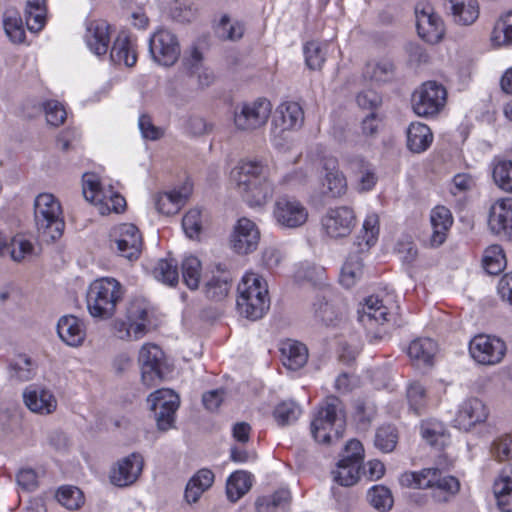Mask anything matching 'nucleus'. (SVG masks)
<instances>
[{"label":"nucleus","instance_id":"obj_11","mask_svg":"<svg viewBox=\"0 0 512 512\" xmlns=\"http://www.w3.org/2000/svg\"><path fill=\"white\" fill-rule=\"evenodd\" d=\"M149 53L159 65H174L181 53L177 36L168 29L157 30L149 39Z\"/></svg>","mask_w":512,"mask_h":512},{"label":"nucleus","instance_id":"obj_28","mask_svg":"<svg viewBox=\"0 0 512 512\" xmlns=\"http://www.w3.org/2000/svg\"><path fill=\"white\" fill-rule=\"evenodd\" d=\"M349 170L358 176V190L367 192L377 183V175L374 167L361 156H352L347 159Z\"/></svg>","mask_w":512,"mask_h":512},{"label":"nucleus","instance_id":"obj_12","mask_svg":"<svg viewBox=\"0 0 512 512\" xmlns=\"http://www.w3.org/2000/svg\"><path fill=\"white\" fill-rule=\"evenodd\" d=\"M126 315L128 324L125 322L116 324L118 337L121 339H140L145 335L149 323L148 304L144 300L135 299L127 307Z\"/></svg>","mask_w":512,"mask_h":512},{"label":"nucleus","instance_id":"obj_46","mask_svg":"<svg viewBox=\"0 0 512 512\" xmlns=\"http://www.w3.org/2000/svg\"><path fill=\"white\" fill-rule=\"evenodd\" d=\"M506 257L500 245L489 246L484 253L483 267L490 275H497L506 267Z\"/></svg>","mask_w":512,"mask_h":512},{"label":"nucleus","instance_id":"obj_54","mask_svg":"<svg viewBox=\"0 0 512 512\" xmlns=\"http://www.w3.org/2000/svg\"><path fill=\"white\" fill-rule=\"evenodd\" d=\"M360 465L350 463L347 460H339L337 470L334 472V480L341 486H352L359 478Z\"/></svg>","mask_w":512,"mask_h":512},{"label":"nucleus","instance_id":"obj_48","mask_svg":"<svg viewBox=\"0 0 512 512\" xmlns=\"http://www.w3.org/2000/svg\"><path fill=\"white\" fill-rule=\"evenodd\" d=\"M399 435L396 427L391 424L380 426L375 433L374 445L384 453L392 452L397 443Z\"/></svg>","mask_w":512,"mask_h":512},{"label":"nucleus","instance_id":"obj_23","mask_svg":"<svg viewBox=\"0 0 512 512\" xmlns=\"http://www.w3.org/2000/svg\"><path fill=\"white\" fill-rule=\"evenodd\" d=\"M23 399L28 409L39 414H50L57 407V400L53 393L37 385L26 387Z\"/></svg>","mask_w":512,"mask_h":512},{"label":"nucleus","instance_id":"obj_17","mask_svg":"<svg viewBox=\"0 0 512 512\" xmlns=\"http://www.w3.org/2000/svg\"><path fill=\"white\" fill-rule=\"evenodd\" d=\"M489 416V409L485 403L476 397L464 400L458 408L454 423L463 431H470L477 425L485 423Z\"/></svg>","mask_w":512,"mask_h":512},{"label":"nucleus","instance_id":"obj_59","mask_svg":"<svg viewBox=\"0 0 512 512\" xmlns=\"http://www.w3.org/2000/svg\"><path fill=\"white\" fill-rule=\"evenodd\" d=\"M376 414L377 408L374 403L365 400L355 402V419L363 428L369 426Z\"/></svg>","mask_w":512,"mask_h":512},{"label":"nucleus","instance_id":"obj_35","mask_svg":"<svg viewBox=\"0 0 512 512\" xmlns=\"http://www.w3.org/2000/svg\"><path fill=\"white\" fill-rule=\"evenodd\" d=\"M238 188L267 176V168L260 161H241L233 171Z\"/></svg>","mask_w":512,"mask_h":512},{"label":"nucleus","instance_id":"obj_19","mask_svg":"<svg viewBox=\"0 0 512 512\" xmlns=\"http://www.w3.org/2000/svg\"><path fill=\"white\" fill-rule=\"evenodd\" d=\"M143 457L138 453L118 461L110 471V481L118 487H126L133 484L140 476L143 469Z\"/></svg>","mask_w":512,"mask_h":512},{"label":"nucleus","instance_id":"obj_45","mask_svg":"<svg viewBox=\"0 0 512 512\" xmlns=\"http://www.w3.org/2000/svg\"><path fill=\"white\" fill-rule=\"evenodd\" d=\"M187 194L180 191H171L160 194L155 201L158 212L165 215L176 214L181 206L185 203Z\"/></svg>","mask_w":512,"mask_h":512},{"label":"nucleus","instance_id":"obj_8","mask_svg":"<svg viewBox=\"0 0 512 512\" xmlns=\"http://www.w3.org/2000/svg\"><path fill=\"white\" fill-rule=\"evenodd\" d=\"M506 352V343L496 336L479 334L469 342V354L480 365H497L502 362Z\"/></svg>","mask_w":512,"mask_h":512},{"label":"nucleus","instance_id":"obj_1","mask_svg":"<svg viewBox=\"0 0 512 512\" xmlns=\"http://www.w3.org/2000/svg\"><path fill=\"white\" fill-rule=\"evenodd\" d=\"M346 426L343 402L336 396H328L320 405L311 422V434L315 441L332 444L339 441Z\"/></svg>","mask_w":512,"mask_h":512},{"label":"nucleus","instance_id":"obj_6","mask_svg":"<svg viewBox=\"0 0 512 512\" xmlns=\"http://www.w3.org/2000/svg\"><path fill=\"white\" fill-rule=\"evenodd\" d=\"M447 91L436 81H428L412 95V108L421 117H431L438 114L445 106Z\"/></svg>","mask_w":512,"mask_h":512},{"label":"nucleus","instance_id":"obj_7","mask_svg":"<svg viewBox=\"0 0 512 512\" xmlns=\"http://www.w3.org/2000/svg\"><path fill=\"white\" fill-rule=\"evenodd\" d=\"M147 402L158 429L167 431L172 428L180 405L179 396L171 389H159L148 396Z\"/></svg>","mask_w":512,"mask_h":512},{"label":"nucleus","instance_id":"obj_57","mask_svg":"<svg viewBox=\"0 0 512 512\" xmlns=\"http://www.w3.org/2000/svg\"><path fill=\"white\" fill-rule=\"evenodd\" d=\"M421 435L426 442L434 447L444 444V428L438 422H425L421 425Z\"/></svg>","mask_w":512,"mask_h":512},{"label":"nucleus","instance_id":"obj_62","mask_svg":"<svg viewBox=\"0 0 512 512\" xmlns=\"http://www.w3.org/2000/svg\"><path fill=\"white\" fill-rule=\"evenodd\" d=\"M182 227L189 238L197 237L201 231V211L196 208L189 210L182 219Z\"/></svg>","mask_w":512,"mask_h":512},{"label":"nucleus","instance_id":"obj_27","mask_svg":"<svg viewBox=\"0 0 512 512\" xmlns=\"http://www.w3.org/2000/svg\"><path fill=\"white\" fill-rule=\"evenodd\" d=\"M359 321L363 325H370L373 321L378 324L389 323L394 315L383 305L378 297L370 296L361 310L358 311Z\"/></svg>","mask_w":512,"mask_h":512},{"label":"nucleus","instance_id":"obj_25","mask_svg":"<svg viewBox=\"0 0 512 512\" xmlns=\"http://www.w3.org/2000/svg\"><path fill=\"white\" fill-rule=\"evenodd\" d=\"M445 7L450 12L454 22L460 25H471L479 17L477 0H447Z\"/></svg>","mask_w":512,"mask_h":512},{"label":"nucleus","instance_id":"obj_40","mask_svg":"<svg viewBox=\"0 0 512 512\" xmlns=\"http://www.w3.org/2000/svg\"><path fill=\"white\" fill-rule=\"evenodd\" d=\"M24 18L30 31H40L46 21L45 0H28L24 10Z\"/></svg>","mask_w":512,"mask_h":512},{"label":"nucleus","instance_id":"obj_21","mask_svg":"<svg viewBox=\"0 0 512 512\" xmlns=\"http://www.w3.org/2000/svg\"><path fill=\"white\" fill-rule=\"evenodd\" d=\"M84 40L88 49L94 55L98 57L106 55L111 41L110 25L103 20L88 22Z\"/></svg>","mask_w":512,"mask_h":512},{"label":"nucleus","instance_id":"obj_16","mask_svg":"<svg viewBox=\"0 0 512 512\" xmlns=\"http://www.w3.org/2000/svg\"><path fill=\"white\" fill-rule=\"evenodd\" d=\"M114 243L118 254L128 260L139 258L142 250V236L139 229L131 223H123L113 230Z\"/></svg>","mask_w":512,"mask_h":512},{"label":"nucleus","instance_id":"obj_47","mask_svg":"<svg viewBox=\"0 0 512 512\" xmlns=\"http://www.w3.org/2000/svg\"><path fill=\"white\" fill-rule=\"evenodd\" d=\"M182 279L190 290H196L199 287L201 277V262L195 256H187L181 264Z\"/></svg>","mask_w":512,"mask_h":512},{"label":"nucleus","instance_id":"obj_41","mask_svg":"<svg viewBox=\"0 0 512 512\" xmlns=\"http://www.w3.org/2000/svg\"><path fill=\"white\" fill-rule=\"evenodd\" d=\"M379 234V218L376 214H369L364 220L361 235L357 237L355 246L362 252H368L376 243Z\"/></svg>","mask_w":512,"mask_h":512},{"label":"nucleus","instance_id":"obj_18","mask_svg":"<svg viewBox=\"0 0 512 512\" xmlns=\"http://www.w3.org/2000/svg\"><path fill=\"white\" fill-rule=\"evenodd\" d=\"M260 232L256 224L248 218H240L231 236V245L238 254H249L257 249Z\"/></svg>","mask_w":512,"mask_h":512},{"label":"nucleus","instance_id":"obj_63","mask_svg":"<svg viewBox=\"0 0 512 512\" xmlns=\"http://www.w3.org/2000/svg\"><path fill=\"white\" fill-rule=\"evenodd\" d=\"M4 30L11 41L21 43L25 39L23 22L17 15L7 16L4 19Z\"/></svg>","mask_w":512,"mask_h":512},{"label":"nucleus","instance_id":"obj_31","mask_svg":"<svg viewBox=\"0 0 512 512\" xmlns=\"http://www.w3.org/2000/svg\"><path fill=\"white\" fill-rule=\"evenodd\" d=\"M323 169L325 174V185L331 197L336 198L345 194L347 190L346 178L337 168V160L333 157L324 158Z\"/></svg>","mask_w":512,"mask_h":512},{"label":"nucleus","instance_id":"obj_4","mask_svg":"<svg viewBox=\"0 0 512 512\" xmlns=\"http://www.w3.org/2000/svg\"><path fill=\"white\" fill-rule=\"evenodd\" d=\"M237 291L238 312L250 320L262 318L270 306L264 279L255 273H247L238 284Z\"/></svg>","mask_w":512,"mask_h":512},{"label":"nucleus","instance_id":"obj_44","mask_svg":"<svg viewBox=\"0 0 512 512\" xmlns=\"http://www.w3.org/2000/svg\"><path fill=\"white\" fill-rule=\"evenodd\" d=\"M9 377L18 382L31 380L35 375L32 360L27 355H19L8 366Z\"/></svg>","mask_w":512,"mask_h":512},{"label":"nucleus","instance_id":"obj_56","mask_svg":"<svg viewBox=\"0 0 512 512\" xmlns=\"http://www.w3.org/2000/svg\"><path fill=\"white\" fill-rule=\"evenodd\" d=\"M305 62L309 69L320 70L326 60V51L317 41H309L304 45Z\"/></svg>","mask_w":512,"mask_h":512},{"label":"nucleus","instance_id":"obj_42","mask_svg":"<svg viewBox=\"0 0 512 512\" xmlns=\"http://www.w3.org/2000/svg\"><path fill=\"white\" fill-rule=\"evenodd\" d=\"M301 414L300 405L293 400L282 401L273 410V417L281 427L294 424Z\"/></svg>","mask_w":512,"mask_h":512},{"label":"nucleus","instance_id":"obj_26","mask_svg":"<svg viewBox=\"0 0 512 512\" xmlns=\"http://www.w3.org/2000/svg\"><path fill=\"white\" fill-rule=\"evenodd\" d=\"M362 252L358 247L352 251L343 264L339 276L340 284L345 288L353 287L364 275Z\"/></svg>","mask_w":512,"mask_h":512},{"label":"nucleus","instance_id":"obj_24","mask_svg":"<svg viewBox=\"0 0 512 512\" xmlns=\"http://www.w3.org/2000/svg\"><path fill=\"white\" fill-rule=\"evenodd\" d=\"M239 193L250 207H261L265 205L274 193V186L265 176L252 182L250 185L240 186Z\"/></svg>","mask_w":512,"mask_h":512},{"label":"nucleus","instance_id":"obj_38","mask_svg":"<svg viewBox=\"0 0 512 512\" xmlns=\"http://www.w3.org/2000/svg\"><path fill=\"white\" fill-rule=\"evenodd\" d=\"M493 491L502 512H512V466L494 483Z\"/></svg>","mask_w":512,"mask_h":512},{"label":"nucleus","instance_id":"obj_30","mask_svg":"<svg viewBox=\"0 0 512 512\" xmlns=\"http://www.w3.org/2000/svg\"><path fill=\"white\" fill-rule=\"evenodd\" d=\"M291 493L288 489H279L270 495L257 498L255 508L257 512H289Z\"/></svg>","mask_w":512,"mask_h":512},{"label":"nucleus","instance_id":"obj_33","mask_svg":"<svg viewBox=\"0 0 512 512\" xmlns=\"http://www.w3.org/2000/svg\"><path fill=\"white\" fill-rule=\"evenodd\" d=\"M281 355L284 366L293 371L302 368L308 360L306 346L291 340L282 344Z\"/></svg>","mask_w":512,"mask_h":512},{"label":"nucleus","instance_id":"obj_43","mask_svg":"<svg viewBox=\"0 0 512 512\" xmlns=\"http://www.w3.org/2000/svg\"><path fill=\"white\" fill-rule=\"evenodd\" d=\"M231 280L229 273L213 276L205 284L204 292L206 297L214 301L225 299L231 289Z\"/></svg>","mask_w":512,"mask_h":512},{"label":"nucleus","instance_id":"obj_36","mask_svg":"<svg viewBox=\"0 0 512 512\" xmlns=\"http://www.w3.org/2000/svg\"><path fill=\"white\" fill-rule=\"evenodd\" d=\"M436 350L437 344L432 339L418 338L410 343L407 353L417 365H430Z\"/></svg>","mask_w":512,"mask_h":512},{"label":"nucleus","instance_id":"obj_50","mask_svg":"<svg viewBox=\"0 0 512 512\" xmlns=\"http://www.w3.org/2000/svg\"><path fill=\"white\" fill-rule=\"evenodd\" d=\"M368 502L379 511H389L393 506V496L389 488L374 485L367 492Z\"/></svg>","mask_w":512,"mask_h":512},{"label":"nucleus","instance_id":"obj_64","mask_svg":"<svg viewBox=\"0 0 512 512\" xmlns=\"http://www.w3.org/2000/svg\"><path fill=\"white\" fill-rule=\"evenodd\" d=\"M44 111L47 122L52 126L63 124L66 119V111L58 101L50 100L44 103Z\"/></svg>","mask_w":512,"mask_h":512},{"label":"nucleus","instance_id":"obj_49","mask_svg":"<svg viewBox=\"0 0 512 512\" xmlns=\"http://www.w3.org/2000/svg\"><path fill=\"white\" fill-rule=\"evenodd\" d=\"M491 41L496 46L512 44V12L505 14L495 23Z\"/></svg>","mask_w":512,"mask_h":512},{"label":"nucleus","instance_id":"obj_32","mask_svg":"<svg viewBox=\"0 0 512 512\" xmlns=\"http://www.w3.org/2000/svg\"><path fill=\"white\" fill-rule=\"evenodd\" d=\"M110 60L114 64H123L126 67H133L136 64L137 52L128 36L118 35L111 47Z\"/></svg>","mask_w":512,"mask_h":512},{"label":"nucleus","instance_id":"obj_29","mask_svg":"<svg viewBox=\"0 0 512 512\" xmlns=\"http://www.w3.org/2000/svg\"><path fill=\"white\" fill-rule=\"evenodd\" d=\"M406 135L407 148L413 153L426 151L433 141L430 128L421 122H412L407 128Z\"/></svg>","mask_w":512,"mask_h":512},{"label":"nucleus","instance_id":"obj_60","mask_svg":"<svg viewBox=\"0 0 512 512\" xmlns=\"http://www.w3.org/2000/svg\"><path fill=\"white\" fill-rule=\"evenodd\" d=\"M244 28L238 23H231L228 16L224 15L217 27V34L223 39L238 40L243 36Z\"/></svg>","mask_w":512,"mask_h":512},{"label":"nucleus","instance_id":"obj_39","mask_svg":"<svg viewBox=\"0 0 512 512\" xmlns=\"http://www.w3.org/2000/svg\"><path fill=\"white\" fill-rule=\"evenodd\" d=\"M252 480L250 473L246 471H235L226 482V495L231 502L238 501L251 488Z\"/></svg>","mask_w":512,"mask_h":512},{"label":"nucleus","instance_id":"obj_10","mask_svg":"<svg viewBox=\"0 0 512 512\" xmlns=\"http://www.w3.org/2000/svg\"><path fill=\"white\" fill-rule=\"evenodd\" d=\"M138 362L141 379L147 387L156 386L165 378L166 363L164 353L155 344H145L139 351Z\"/></svg>","mask_w":512,"mask_h":512},{"label":"nucleus","instance_id":"obj_22","mask_svg":"<svg viewBox=\"0 0 512 512\" xmlns=\"http://www.w3.org/2000/svg\"><path fill=\"white\" fill-rule=\"evenodd\" d=\"M59 338L70 347L81 346L86 338V327L82 319L74 315H63L56 326Z\"/></svg>","mask_w":512,"mask_h":512},{"label":"nucleus","instance_id":"obj_55","mask_svg":"<svg viewBox=\"0 0 512 512\" xmlns=\"http://www.w3.org/2000/svg\"><path fill=\"white\" fill-rule=\"evenodd\" d=\"M57 501L69 510H76L84 503L82 491L75 486H62L56 493Z\"/></svg>","mask_w":512,"mask_h":512},{"label":"nucleus","instance_id":"obj_14","mask_svg":"<svg viewBox=\"0 0 512 512\" xmlns=\"http://www.w3.org/2000/svg\"><path fill=\"white\" fill-rule=\"evenodd\" d=\"M415 16L418 35L424 41L436 44L443 38L444 23L429 3H418L415 6Z\"/></svg>","mask_w":512,"mask_h":512},{"label":"nucleus","instance_id":"obj_15","mask_svg":"<svg viewBox=\"0 0 512 512\" xmlns=\"http://www.w3.org/2000/svg\"><path fill=\"white\" fill-rule=\"evenodd\" d=\"M323 229L331 238H343L352 232L356 216L352 208L339 206L330 208L321 220Z\"/></svg>","mask_w":512,"mask_h":512},{"label":"nucleus","instance_id":"obj_9","mask_svg":"<svg viewBox=\"0 0 512 512\" xmlns=\"http://www.w3.org/2000/svg\"><path fill=\"white\" fill-rule=\"evenodd\" d=\"M271 110L272 105L266 99L239 104L234 110V124L238 130H256L267 123Z\"/></svg>","mask_w":512,"mask_h":512},{"label":"nucleus","instance_id":"obj_52","mask_svg":"<svg viewBox=\"0 0 512 512\" xmlns=\"http://www.w3.org/2000/svg\"><path fill=\"white\" fill-rule=\"evenodd\" d=\"M313 306L316 319L326 326H335L341 320V313L324 297L318 298Z\"/></svg>","mask_w":512,"mask_h":512},{"label":"nucleus","instance_id":"obj_5","mask_svg":"<svg viewBox=\"0 0 512 512\" xmlns=\"http://www.w3.org/2000/svg\"><path fill=\"white\" fill-rule=\"evenodd\" d=\"M35 224L39 237L45 242H54L64 231L65 223L59 201L49 193L39 194L34 202Z\"/></svg>","mask_w":512,"mask_h":512},{"label":"nucleus","instance_id":"obj_61","mask_svg":"<svg viewBox=\"0 0 512 512\" xmlns=\"http://www.w3.org/2000/svg\"><path fill=\"white\" fill-rule=\"evenodd\" d=\"M491 453L498 461L512 458V436L502 435L496 438L491 446Z\"/></svg>","mask_w":512,"mask_h":512},{"label":"nucleus","instance_id":"obj_53","mask_svg":"<svg viewBox=\"0 0 512 512\" xmlns=\"http://www.w3.org/2000/svg\"><path fill=\"white\" fill-rule=\"evenodd\" d=\"M493 179L496 185L509 193H512V161L497 160L493 167Z\"/></svg>","mask_w":512,"mask_h":512},{"label":"nucleus","instance_id":"obj_3","mask_svg":"<svg viewBox=\"0 0 512 512\" xmlns=\"http://www.w3.org/2000/svg\"><path fill=\"white\" fill-rule=\"evenodd\" d=\"M125 289L112 277H103L93 281L87 292V308L90 315L98 320H107L114 316Z\"/></svg>","mask_w":512,"mask_h":512},{"label":"nucleus","instance_id":"obj_51","mask_svg":"<svg viewBox=\"0 0 512 512\" xmlns=\"http://www.w3.org/2000/svg\"><path fill=\"white\" fill-rule=\"evenodd\" d=\"M153 272L157 280L169 286H174L179 281L177 263L174 259H160Z\"/></svg>","mask_w":512,"mask_h":512},{"label":"nucleus","instance_id":"obj_13","mask_svg":"<svg viewBox=\"0 0 512 512\" xmlns=\"http://www.w3.org/2000/svg\"><path fill=\"white\" fill-rule=\"evenodd\" d=\"M273 217L280 227L295 229L306 223L308 210L297 199L283 196L274 204Z\"/></svg>","mask_w":512,"mask_h":512},{"label":"nucleus","instance_id":"obj_20","mask_svg":"<svg viewBox=\"0 0 512 512\" xmlns=\"http://www.w3.org/2000/svg\"><path fill=\"white\" fill-rule=\"evenodd\" d=\"M488 226L494 234L512 238V198L500 199L491 206Z\"/></svg>","mask_w":512,"mask_h":512},{"label":"nucleus","instance_id":"obj_58","mask_svg":"<svg viewBox=\"0 0 512 512\" xmlns=\"http://www.w3.org/2000/svg\"><path fill=\"white\" fill-rule=\"evenodd\" d=\"M407 400L410 408L420 414L426 405L425 388L418 382L411 383L407 388Z\"/></svg>","mask_w":512,"mask_h":512},{"label":"nucleus","instance_id":"obj_2","mask_svg":"<svg viewBox=\"0 0 512 512\" xmlns=\"http://www.w3.org/2000/svg\"><path fill=\"white\" fill-rule=\"evenodd\" d=\"M403 486L418 489H432L431 497L439 504L450 502L460 490V482L454 476L441 477L438 468H424L419 472H406L401 475Z\"/></svg>","mask_w":512,"mask_h":512},{"label":"nucleus","instance_id":"obj_37","mask_svg":"<svg viewBox=\"0 0 512 512\" xmlns=\"http://www.w3.org/2000/svg\"><path fill=\"white\" fill-rule=\"evenodd\" d=\"M276 113L280 115L282 130L300 128L304 122V112L297 102L287 101L282 103L278 106Z\"/></svg>","mask_w":512,"mask_h":512},{"label":"nucleus","instance_id":"obj_34","mask_svg":"<svg viewBox=\"0 0 512 512\" xmlns=\"http://www.w3.org/2000/svg\"><path fill=\"white\" fill-rule=\"evenodd\" d=\"M430 221L433 229L431 242L439 246L445 241L446 232L453 223L451 212L444 206H436L431 211Z\"/></svg>","mask_w":512,"mask_h":512}]
</instances>
